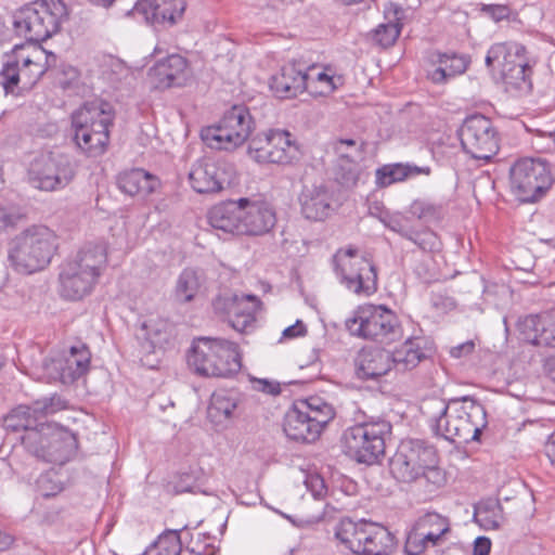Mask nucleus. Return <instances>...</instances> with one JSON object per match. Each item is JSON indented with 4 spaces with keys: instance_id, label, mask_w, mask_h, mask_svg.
I'll use <instances>...</instances> for the list:
<instances>
[{
    "instance_id": "1",
    "label": "nucleus",
    "mask_w": 555,
    "mask_h": 555,
    "mask_svg": "<svg viewBox=\"0 0 555 555\" xmlns=\"http://www.w3.org/2000/svg\"><path fill=\"white\" fill-rule=\"evenodd\" d=\"M436 435L452 442H469L479 439L487 426V413L483 405L473 397L426 400L422 405Z\"/></svg>"
},
{
    "instance_id": "2",
    "label": "nucleus",
    "mask_w": 555,
    "mask_h": 555,
    "mask_svg": "<svg viewBox=\"0 0 555 555\" xmlns=\"http://www.w3.org/2000/svg\"><path fill=\"white\" fill-rule=\"evenodd\" d=\"M57 249L56 234L44 225H34L11 243L9 261L15 271L31 274L43 270Z\"/></svg>"
},
{
    "instance_id": "3",
    "label": "nucleus",
    "mask_w": 555,
    "mask_h": 555,
    "mask_svg": "<svg viewBox=\"0 0 555 555\" xmlns=\"http://www.w3.org/2000/svg\"><path fill=\"white\" fill-rule=\"evenodd\" d=\"M113 124L108 103L89 102L72 114L74 141L90 157L102 155L108 144V128Z\"/></svg>"
},
{
    "instance_id": "4",
    "label": "nucleus",
    "mask_w": 555,
    "mask_h": 555,
    "mask_svg": "<svg viewBox=\"0 0 555 555\" xmlns=\"http://www.w3.org/2000/svg\"><path fill=\"white\" fill-rule=\"evenodd\" d=\"M188 364L202 376L231 377L238 373L242 363L235 343L201 337L193 341Z\"/></svg>"
},
{
    "instance_id": "5",
    "label": "nucleus",
    "mask_w": 555,
    "mask_h": 555,
    "mask_svg": "<svg viewBox=\"0 0 555 555\" xmlns=\"http://www.w3.org/2000/svg\"><path fill=\"white\" fill-rule=\"evenodd\" d=\"M67 15L62 0H37L15 13L13 25L28 42H41L59 31Z\"/></svg>"
},
{
    "instance_id": "6",
    "label": "nucleus",
    "mask_w": 555,
    "mask_h": 555,
    "mask_svg": "<svg viewBox=\"0 0 555 555\" xmlns=\"http://www.w3.org/2000/svg\"><path fill=\"white\" fill-rule=\"evenodd\" d=\"M335 537L356 555H390L396 546L395 535L386 527L366 519H341Z\"/></svg>"
},
{
    "instance_id": "7",
    "label": "nucleus",
    "mask_w": 555,
    "mask_h": 555,
    "mask_svg": "<svg viewBox=\"0 0 555 555\" xmlns=\"http://www.w3.org/2000/svg\"><path fill=\"white\" fill-rule=\"evenodd\" d=\"M391 433V425L384 418L371 417L344 431L345 453L367 465L375 464L385 453V438Z\"/></svg>"
},
{
    "instance_id": "8",
    "label": "nucleus",
    "mask_w": 555,
    "mask_h": 555,
    "mask_svg": "<svg viewBox=\"0 0 555 555\" xmlns=\"http://www.w3.org/2000/svg\"><path fill=\"white\" fill-rule=\"evenodd\" d=\"M254 129L255 121L248 107L234 105L219 122L203 128L201 138L212 150L233 151L249 138Z\"/></svg>"
},
{
    "instance_id": "9",
    "label": "nucleus",
    "mask_w": 555,
    "mask_h": 555,
    "mask_svg": "<svg viewBox=\"0 0 555 555\" xmlns=\"http://www.w3.org/2000/svg\"><path fill=\"white\" fill-rule=\"evenodd\" d=\"M42 60H48L44 51L34 48L29 53L23 44H16L5 53L0 70V85L5 93H15L20 82L24 88H31L47 69Z\"/></svg>"
},
{
    "instance_id": "10",
    "label": "nucleus",
    "mask_w": 555,
    "mask_h": 555,
    "mask_svg": "<svg viewBox=\"0 0 555 555\" xmlns=\"http://www.w3.org/2000/svg\"><path fill=\"white\" fill-rule=\"evenodd\" d=\"M346 327L352 336L380 343H392L402 335L398 317L384 306H360L346 321Z\"/></svg>"
},
{
    "instance_id": "11",
    "label": "nucleus",
    "mask_w": 555,
    "mask_h": 555,
    "mask_svg": "<svg viewBox=\"0 0 555 555\" xmlns=\"http://www.w3.org/2000/svg\"><path fill=\"white\" fill-rule=\"evenodd\" d=\"M486 66L498 73L506 85L524 90L531 87L532 68L526 56V48L514 41L498 42L490 47Z\"/></svg>"
},
{
    "instance_id": "12",
    "label": "nucleus",
    "mask_w": 555,
    "mask_h": 555,
    "mask_svg": "<svg viewBox=\"0 0 555 555\" xmlns=\"http://www.w3.org/2000/svg\"><path fill=\"white\" fill-rule=\"evenodd\" d=\"M389 468L392 476L402 482H412L421 477L430 479V475L439 478L436 452L421 440L402 441L390 459Z\"/></svg>"
},
{
    "instance_id": "13",
    "label": "nucleus",
    "mask_w": 555,
    "mask_h": 555,
    "mask_svg": "<svg viewBox=\"0 0 555 555\" xmlns=\"http://www.w3.org/2000/svg\"><path fill=\"white\" fill-rule=\"evenodd\" d=\"M513 194L524 203L540 199L554 182L551 165L541 158H522L509 170Z\"/></svg>"
},
{
    "instance_id": "14",
    "label": "nucleus",
    "mask_w": 555,
    "mask_h": 555,
    "mask_svg": "<svg viewBox=\"0 0 555 555\" xmlns=\"http://www.w3.org/2000/svg\"><path fill=\"white\" fill-rule=\"evenodd\" d=\"M26 441L36 457L57 465L68 462L77 450L75 434L54 423L42 424L41 431H30Z\"/></svg>"
},
{
    "instance_id": "15",
    "label": "nucleus",
    "mask_w": 555,
    "mask_h": 555,
    "mask_svg": "<svg viewBox=\"0 0 555 555\" xmlns=\"http://www.w3.org/2000/svg\"><path fill=\"white\" fill-rule=\"evenodd\" d=\"M334 261L340 283L348 291L366 297L377 291L376 267L370 259L360 256L357 248L337 250Z\"/></svg>"
},
{
    "instance_id": "16",
    "label": "nucleus",
    "mask_w": 555,
    "mask_h": 555,
    "mask_svg": "<svg viewBox=\"0 0 555 555\" xmlns=\"http://www.w3.org/2000/svg\"><path fill=\"white\" fill-rule=\"evenodd\" d=\"M76 175L72 157L60 152H47L36 156L29 164V183L41 191L53 192L67 186Z\"/></svg>"
},
{
    "instance_id": "17",
    "label": "nucleus",
    "mask_w": 555,
    "mask_h": 555,
    "mask_svg": "<svg viewBox=\"0 0 555 555\" xmlns=\"http://www.w3.org/2000/svg\"><path fill=\"white\" fill-rule=\"evenodd\" d=\"M287 130L270 129L251 138L249 156L258 164L289 165L298 159L299 147Z\"/></svg>"
},
{
    "instance_id": "18",
    "label": "nucleus",
    "mask_w": 555,
    "mask_h": 555,
    "mask_svg": "<svg viewBox=\"0 0 555 555\" xmlns=\"http://www.w3.org/2000/svg\"><path fill=\"white\" fill-rule=\"evenodd\" d=\"M459 137L465 153L475 159L490 160L500 149L499 133L483 115L467 117L459 130Z\"/></svg>"
},
{
    "instance_id": "19",
    "label": "nucleus",
    "mask_w": 555,
    "mask_h": 555,
    "mask_svg": "<svg viewBox=\"0 0 555 555\" xmlns=\"http://www.w3.org/2000/svg\"><path fill=\"white\" fill-rule=\"evenodd\" d=\"M449 531V521L437 513H427L420 517L408 533L406 555H420L428 546L437 545Z\"/></svg>"
},
{
    "instance_id": "20",
    "label": "nucleus",
    "mask_w": 555,
    "mask_h": 555,
    "mask_svg": "<svg viewBox=\"0 0 555 555\" xmlns=\"http://www.w3.org/2000/svg\"><path fill=\"white\" fill-rule=\"evenodd\" d=\"M315 69V65L306 68L301 63H287L270 78V89L278 98H295L310 88Z\"/></svg>"
},
{
    "instance_id": "21",
    "label": "nucleus",
    "mask_w": 555,
    "mask_h": 555,
    "mask_svg": "<svg viewBox=\"0 0 555 555\" xmlns=\"http://www.w3.org/2000/svg\"><path fill=\"white\" fill-rule=\"evenodd\" d=\"M242 204L241 234L263 235L270 232L276 222L272 206L266 201L240 198Z\"/></svg>"
},
{
    "instance_id": "22",
    "label": "nucleus",
    "mask_w": 555,
    "mask_h": 555,
    "mask_svg": "<svg viewBox=\"0 0 555 555\" xmlns=\"http://www.w3.org/2000/svg\"><path fill=\"white\" fill-rule=\"evenodd\" d=\"M189 180L197 193H216L231 182L225 164L208 159H199L193 164Z\"/></svg>"
},
{
    "instance_id": "23",
    "label": "nucleus",
    "mask_w": 555,
    "mask_h": 555,
    "mask_svg": "<svg viewBox=\"0 0 555 555\" xmlns=\"http://www.w3.org/2000/svg\"><path fill=\"white\" fill-rule=\"evenodd\" d=\"M171 336L172 326L170 322L160 317H150L143 320L135 331V338L141 352L144 354L164 350Z\"/></svg>"
},
{
    "instance_id": "24",
    "label": "nucleus",
    "mask_w": 555,
    "mask_h": 555,
    "mask_svg": "<svg viewBox=\"0 0 555 555\" xmlns=\"http://www.w3.org/2000/svg\"><path fill=\"white\" fill-rule=\"evenodd\" d=\"M90 365V352L83 345L73 346L66 353L52 359L50 367L55 378L63 384H72L87 373Z\"/></svg>"
},
{
    "instance_id": "25",
    "label": "nucleus",
    "mask_w": 555,
    "mask_h": 555,
    "mask_svg": "<svg viewBox=\"0 0 555 555\" xmlns=\"http://www.w3.org/2000/svg\"><path fill=\"white\" fill-rule=\"evenodd\" d=\"M518 326L530 344L555 348V310L527 315L519 321Z\"/></svg>"
},
{
    "instance_id": "26",
    "label": "nucleus",
    "mask_w": 555,
    "mask_h": 555,
    "mask_svg": "<svg viewBox=\"0 0 555 555\" xmlns=\"http://www.w3.org/2000/svg\"><path fill=\"white\" fill-rule=\"evenodd\" d=\"M299 203L301 214L308 220H324L333 211V194L323 184L305 186Z\"/></svg>"
},
{
    "instance_id": "27",
    "label": "nucleus",
    "mask_w": 555,
    "mask_h": 555,
    "mask_svg": "<svg viewBox=\"0 0 555 555\" xmlns=\"http://www.w3.org/2000/svg\"><path fill=\"white\" fill-rule=\"evenodd\" d=\"M186 8V0H139L134 10L152 24H175Z\"/></svg>"
},
{
    "instance_id": "28",
    "label": "nucleus",
    "mask_w": 555,
    "mask_h": 555,
    "mask_svg": "<svg viewBox=\"0 0 555 555\" xmlns=\"http://www.w3.org/2000/svg\"><path fill=\"white\" fill-rule=\"evenodd\" d=\"M60 295L68 300H79L89 295L98 281L91 274L68 261L63 264L60 275Z\"/></svg>"
},
{
    "instance_id": "29",
    "label": "nucleus",
    "mask_w": 555,
    "mask_h": 555,
    "mask_svg": "<svg viewBox=\"0 0 555 555\" xmlns=\"http://www.w3.org/2000/svg\"><path fill=\"white\" fill-rule=\"evenodd\" d=\"M357 376L361 379H376L391 370L390 351L383 348H363L356 359Z\"/></svg>"
},
{
    "instance_id": "30",
    "label": "nucleus",
    "mask_w": 555,
    "mask_h": 555,
    "mask_svg": "<svg viewBox=\"0 0 555 555\" xmlns=\"http://www.w3.org/2000/svg\"><path fill=\"white\" fill-rule=\"evenodd\" d=\"M283 430L289 439L302 442L314 441L322 431L306 415L304 405L296 402L285 415Z\"/></svg>"
},
{
    "instance_id": "31",
    "label": "nucleus",
    "mask_w": 555,
    "mask_h": 555,
    "mask_svg": "<svg viewBox=\"0 0 555 555\" xmlns=\"http://www.w3.org/2000/svg\"><path fill=\"white\" fill-rule=\"evenodd\" d=\"M240 199L215 205L207 215L208 223L224 233L241 234L242 210Z\"/></svg>"
},
{
    "instance_id": "32",
    "label": "nucleus",
    "mask_w": 555,
    "mask_h": 555,
    "mask_svg": "<svg viewBox=\"0 0 555 555\" xmlns=\"http://www.w3.org/2000/svg\"><path fill=\"white\" fill-rule=\"evenodd\" d=\"M68 262L91 274V278L98 281L107 263L106 245L102 242L86 244Z\"/></svg>"
},
{
    "instance_id": "33",
    "label": "nucleus",
    "mask_w": 555,
    "mask_h": 555,
    "mask_svg": "<svg viewBox=\"0 0 555 555\" xmlns=\"http://www.w3.org/2000/svg\"><path fill=\"white\" fill-rule=\"evenodd\" d=\"M431 62L437 67L428 73V78L434 83H444L465 73L469 60L465 55L456 53H436L433 55Z\"/></svg>"
},
{
    "instance_id": "34",
    "label": "nucleus",
    "mask_w": 555,
    "mask_h": 555,
    "mask_svg": "<svg viewBox=\"0 0 555 555\" xmlns=\"http://www.w3.org/2000/svg\"><path fill=\"white\" fill-rule=\"evenodd\" d=\"M391 366L398 371H410L416 367L425 358V339L410 337L402 345L390 352Z\"/></svg>"
},
{
    "instance_id": "35",
    "label": "nucleus",
    "mask_w": 555,
    "mask_h": 555,
    "mask_svg": "<svg viewBox=\"0 0 555 555\" xmlns=\"http://www.w3.org/2000/svg\"><path fill=\"white\" fill-rule=\"evenodd\" d=\"M386 23L378 25L372 33L373 40L383 48L392 46L401 31V18L404 10L393 3L389 2L384 9Z\"/></svg>"
},
{
    "instance_id": "36",
    "label": "nucleus",
    "mask_w": 555,
    "mask_h": 555,
    "mask_svg": "<svg viewBox=\"0 0 555 555\" xmlns=\"http://www.w3.org/2000/svg\"><path fill=\"white\" fill-rule=\"evenodd\" d=\"M117 185L122 193L130 196H145L156 189L158 180L145 170L137 168L119 173Z\"/></svg>"
},
{
    "instance_id": "37",
    "label": "nucleus",
    "mask_w": 555,
    "mask_h": 555,
    "mask_svg": "<svg viewBox=\"0 0 555 555\" xmlns=\"http://www.w3.org/2000/svg\"><path fill=\"white\" fill-rule=\"evenodd\" d=\"M186 69V60L179 54H171L156 63L151 69L158 85L164 88L181 86Z\"/></svg>"
},
{
    "instance_id": "38",
    "label": "nucleus",
    "mask_w": 555,
    "mask_h": 555,
    "mask_svg": "<svg viewBox=\"0 0 555 555\" xmlns=\"http://www.w3.org/2000/svg\"><path fill=\"white\" fill-rule=\"evenodd\" d=\"M48 422H39L36 413L33 411L31 405H18L13 409L3 421L4 427L8 430L17 433L23 431L21 441L27 449L26 437L30 431H41V425Z\"/></svg>"
},
{
    "instance_id": "39",
    "label": "nucleus",
    "mask_w": 555,
    "mask_h": 555,
    "mask_svg": "<svg viewBox=\"0 0 555 555\" xmlns=\"http://www.w3.org/2000/svg\"><path fill=\"white\" fill-rule=\"evenodd\" d=\"M430 172L429 166H416L409 163L387 164L376 170V184L385 188L420 175L429 176Z\"/></svg>"
},
{
    "instance_id": "40",
    "label": "nucleus",
    "mask_w": 555,
    "mask_h": 555,
    "mask_svg": "<svg viewBox=\"0 0 555 555\" xmlns=\"http://www.w3.org/2000/svg\"><path fill=\"white\" fill-rule=\"evenodd\" d=\"M259 300L254 295L234 296L228 307L230 323L233 328L243 332L255 322V312Z\"/></svg>"
},
{
    "instance_id": "41",
    "label": "nucleus",
    "mask_w": 555,
    "mask_h": 555,
    "mask_svg": "<svg viewBox=\"0 0 555 555\" xmlns=\"http://www.w3.org/2000/svg\"><path fill=\"white\" fill-rule=\"evenodd\" d=\"M203 285L202 275L194 269L186 268L178 276L173 298L179 304L193 301Z\"/></svg>"
},
{
    "instance_id": "42",
    "label": "nucleus",
    "mask_w": 555,
    "mask_h": 555,
    "mask_svg": "<svg viewBox=\"0 0 555 555\" xmlns=\"http://www.w3.org/2000/svg\"><path fill=\"white\" fill-rule=\"evenodd\" d=\"M237 408V399L223 390L215 391L211 395L207 414L209 420L221 425L233 417V413Z\"/></svg>"
},
{
    "instance_id": "43",
    "label": "nucleus",
    "mask_w": 555,
    "mask_h": 555,
    "mask_svg": "<svg viewBox=\"0 0 555 555\" xmlns=\"http://www.w3.org/2000/svg\"><path fill=\"white\" fill-rule=\"evenodd\" d=\"M474 519L485 530H496L503 521V508L496 500H483L476 505Z\"/></svg>"
},
{
    "instance_id": "44",
    "label": "nucleus",
    "mask_w": 555,
    "mask_h": 555,
    "mask_svg": "<svg viewBox=\"0 0 555 555\" xmlns=\"http://www.w3.org/2000/svg\"><path fill=\"white\" fill-rule=\"evenodd\" d=\"M296 403L304 405L306 415L312 420L314 426L323 429L335 416V411L332 404L326 402L323 398L314 396L302 400H297Z\"/></svg>"
},
{
    "instance_id": "45",
    "label": "nucleus",
    "mask_w": 555,
    "mask_h": 555,
    "mask_svg": "<svg viewBox=\"0 0 555 555\" xmlns=\"http://www.w3.org/2000/svg\"><path fill=\"white\" fill-rule=\"evenodd\" d=\"M180 532L181 530H165L156 541L146 547L143 555H181Z\"/></svg>"
},
{
    "instance_id": "46",
    "label": "nucleus",
    "mask_w": 555,
    "mask_h": 555,
    "mask_svg": "<svg viewBox=\"0 0 555 555\" xmlns=\"http://www.w3.org/2000/svg\"><path fill=\"white\" fill-rule=\"evenodd\" d=\"M31 406L38 421L43 422V418L67 409V401L59 395H53L36 400Z\"/></svg>"
},
{
    "instance_id": "47",
    "label": "nucleus",
    "mask_w": 555,
    "mask_h": 555,
    "mask_svg": "<svg viewBox=\"0 0 555 555\" xmlns=\"http://www.w3.org/2000/svg\"><path fill=\"white\" fill-rule=\"evenodd\" d=\"M36 487L38 493L43 498L54 496L64 489L62 480L53 470L41 474L36 480Z\"/></svg>"
},
{
    "instance_id": "48",
    "label": "nucleus",
    "mask_w": 555,
    "mask_h": 555,
    "mask_svg": "<svg viewBox=\"0 0 555 555\" xmlns=\"http://www.w3.org/2000/svg\"><path fill=\"white\" fill-rule=\"evenodd\" d=\"M413 216L425 221H436L442 218L443 207L427 201H415L411 205Z\"/></svg>"
},
{
    "instance_id": "49",
    "label": "nucleus",
    "mask_w": 555,
    "mask_h": 555,
    "mask_svg": "<svg viewBox=\"0 0 555 555\" xmlns=\"http://www.w3.org/2000/svg\"><path fill=\"white\" fill-rule=\"evenodd\" d=\"M313 72L314 79L310 82V88L307 89L309 92H319L320 94H330L337 89L336 81L333 76H330L324 70Z\"/></svg>"
},
{
    "instance_id": "50",
    "label": "nucleus",
    "mask_w": 555,
    "mask_h": 555,
    "mask_svg": "<svg viewBox=\"0 0 555 555\" xmlns=\"http://www.w3.org/2000/svg\"><path fill=\"white\" fill-rule=\"evenodd\" d=\"M409 241L417 245L424 251H433L438 247V237L431 231H416L413 229Z\"/></svg>"
},
{
    "instance_id": "51",
    "label": "nucleus",
    "mask_w": 555,
    "mask_h": 555,
    "mask_svg": "<svg viewBox=\"0 0 555 555\" xmlns=\"http://www.w3.org/2000/svg\"><path fill=\"white\" fill-rule=\"evenodd\" d=\"M333 146L336 155L343 160L346 159L348 163H353V153H345L344 149H349L360 154V145L353 139L337 140L334 142Z\"/></svg>"
},
{
    "instance_id": "52",
    "label": "nucleus",
    "mask_w": 555,
    "mask_h": 555,
    "mask_svg": "<svg viewBox=\"0 0 555 555\" xmlns=\"http://www.w3.org/2000/svg\"><path fill=\"white\" fill-rule=\"evenodd\" d=\"M384 224L392 232L398 233L402 237L409 240L413 229L409 225L408 220L402 217H387L383 219Z\"/></svg>"
},
{
    "instance_id": "53",
    "label": "nucleus",
    "mask_w": 555,
    "mask_h": 555,
    "mask_svg": "<svg viewBox=\"0 0 555 555\" xmlns=\"http://www.w3.org/2000/svg\"><path fill=\"white\" fill-rule=\"evenodd\" d=\"M20 218L21 215L14 207L0 206V232L15 227Z\"/></svg>"
},
{
    "instance_id": "54",
    "label": "nucleus",
    "mask_w": 555,
    "mask_h": 555,
    "mask_svg": "<svg viewBox=\"0 0 555 555\" xmlns=\"http://www.w3.org/2000/svg\"><path fill=\"white\" fill-rule=\"evenodd\" d=\"M482 11L495 22L503 21L511 14V9L504 4H487L483 5Z\"/></svg>"
},
{
    "instance_id": "55",
    "label": "nucleus",
    "mask_w": 555,
    "mask_h": 555,
    "mask_svg": "<svg viewBox=\"0 0 555 555\" xmlns=\"http://www.w3.org/2000/svg\"><path fill=\"white\" fill-rule=\"evenodd\" d=\"M306 485L314 498H321L325 493L324 481L319 476H310Z\"/></svg>"
},
{
    "instance_id": "56",
    "label": "nucleus",
    "mask_w": 555,
    "mask_h": 555,
    "mask_svg": "<svg viewBox=\"0 0 555 555\" xmlns=\"http://www.w3.org/2000/svg\"><path fill=\"white\" fill-rule=\"evenodd\" d=\"M306 333H307L306 325L302 323V321L297 320L295 324L286 327L283 331V337L292 339V338L305 336Z\"/></svg>"
},
{
    "instance_id": "57",
    "label": "nucleus",
    "mask_w": 555,
    "mask_h": 555,
    "mask_svg": "<svg viewBox=\"0 0 555 555\" xmlns=\"http://www.w3.org/2000/svg\"><path fill=\"white\" fill-rule=\"evenodd\" d=\"M491 541L487 537H478L474 543L473 555H489Z\"/></svg>"
},
{
    "instance_id": "58",
    "label": "nucleus",
    "mask_w": 555,
    "mask_h": 555,
    "mask_svg": "<svg viewBox=\"0 0 555 555\" xmlns=\"http://www.w3.org/2000/svg\"><path fill=\"white\" fill-rule=\"evenodd\" d=\"M475 349V343L473 340H467L463 344H460L455 347H453L451 350H450V354L453 357V358H461L463 356H467L469 353H472Z\"/></svg>"
},
{
    "instance_id": "59",
    "label": "nucleus",
    "mask_w": 555,
    "mask_h": 555,
    "mask_svg": "<svg viewBox=\"0 0 555 555\" xmlns=\"http://www.w3.org/2000/svg\"><path fill=\"white\" fill-rule=\"evenodd\" d=\"M345 153H353V158L358 156L359 154L353 152L349 149H344ZM350 168L348 169L347 173L343 177L344 183L347 185L354 184L358 179V173L356 171V163H350Z\"/></svg>"
},
{
    "instance_id": "60",
    "label": "nucleus",
    "mask_w": 555,
    "mask_h": 555,
    "mask_svg": "<svg viewBox=\"0 0 555 555\" xmlns=\"http://www.w3.org/2000/svg\"><path fill=\"white\" fill-rule=\"evenodd\" d=\"M544 451L551 465L555 468V431L548 437Z\"/></svg>"
},
{
    "instance_id": "61",
    "label": "nucleus",
    "mask_w": 555,
    "mask_h": 555,
    "mask_svg": "<svg viewBox=\"0 0 555 555\" xmlns=\"http://www.w3.org/2000/svg\"><path fill=\"white\" fill-rule=\"evenodd\" d=\"M259 383L262 385L260 390H262L263 392L278 395L281 391L279 384L274 385L272 383H269L268 380H259Z\"/></svg>"
},
{
    "instance_id": "62",
    "label": "nucleus",
    "mask_w": 555,
    "mask_h": 555,
    "mask_svg": "<svg viewBox=\"0 0 555 555\" xmlns=\"http://www.w3.org/2000/svg\"><path fill=\"white\" fill-rule=\"evenodd\" d=\"M7 278H8L7 271L0 267V289L4 286V284L7 282Z\"/></svg>"
},
{
    "instance_id": "63",
    "label": "nucleus",
    "mask_w": 555,
    "mask_h": 555,
    "mask_svg": "<svg viewBox=\"0 0 555 555\" xmlns=\"http://www.w3.org/2000/svg\"><path fill=\"white\" fill-rule=\"evenodd\" d=\"M442 479H443V478H442L441 472L439 470V478H438V477H436L435 475H430V479H426V480H427V481H430V482H433V483H435V485H440V483H441V481H442Z\"/></svg>"
},
{
    "instance_id": "64",
    "label": "nucleus",
    "mask_w": 555,
    "mask_h": 555,
    "mask_svg": "<svg viewBox=\"0 0 555 555\" xmlns=\"http://www.w3.org/2000/svg\"><path fill=\"white\" fill-rule=\"evenodd\" d=\"M550 376L555 383V359L550 363Z\"/></svg>"
}]
</instances>
